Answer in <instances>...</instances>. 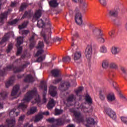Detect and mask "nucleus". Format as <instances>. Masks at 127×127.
Returning <instances> with one entry per match:
<instances>
[{
  "label": "nucleus",
  "mask_w": 127,
  "mask_h": 127,
  "mask_svg": "<svg viewBox=\"0 0 127 127\" xmlns=\"http://www.w3.org/2000/svg\"><path fill=\"white\" fill-rule=\"evenodd\" d=\"M35 37H37V35L35 33H32V35L30 38V42L32 43L34 42Z\"/></svg>",
  "instance_id": "nucleus-48"
},
{
  "label": "nucleus",
  "mask_w": 127,
  "mask_h": 127,
  "mask_svg": "<svg viewBox=\"0 0 127 127\" xmlns=\"http://www.w3.org/2000/svg\"><path fill=\"white\" fill-rule=\"evenodd\" d=\"M27 6H28V4H27V3H22L20 6L19 11H23L24 8H26Z\"/></svg>",
  "instance_id": "nucleus-34"
},
{
  "label": "nucleus",
  "mask_w": 127,
  "mask_h": 127,
  "mask_svg": "<svg viewBox=\"0 0 127 127\" xmlns=\"http://www.w3.org/2000/svg\"><path fill=\"white\" fill-rule=\"evenodd\" d=\"M56 119H55L54 118H51L48 119V121L49 123H56Z\"/></svg>",
  "instance_id": "nucleus-61"
},
{
  "label": "nucleus",
  "mask_w": 127,
  "mask_h": 127,
  "mask_svg": "<svg viewBox=\"0 0 127 127\" xmlns=\"http://www.w3.org/2000/svg\"><path fill=\"white\" fill-rule=\"evenodd\" d=\"M43 58L42 56H40V57L38 58L36 60V62H42L43 61Z\"/></svg>",
  "instance_id": "nucleus-60"
},
{
  "label": "nucleus",
  "mask_w": 127,
  "mask_h": 127,
  "mask_svg": "<svg viewBox=\"0 0 127 127\" xmlns=\"http://www.w3.org/2000/svg\"><path fill=\"white\" fill-rule=\"evenodd\" d=\"M47 25L49 26L48 27H50L51 26V23L50 22V21H48L46 25L43 22V20H42V19H40L38 21L37 26L39 28H43V27H45V26H47Z\"/></svg>",
  "instance_id": "nucleus-10"
},
{
  "label": "nucleus",
  "mask_w": 127,
  "mask_h": 127,
  "mask_svg": "<svg viewBox=\"0 0 127 127\" xmlns=\"http://www.w3.org/2000/svg\"><path fill=\"white\" fill-rule=\"evenodd\" d=\"M62 113H63V110L61 109H58L57 108L55 109V116H60Z\"/></svg>",
  "instance_id": "nucleus-37"
},
{
  "label": "nucleus",
  "mask_w": 127,
  "mask_h": 127,
  "mask_svg": "<svg viewBox=\"0 0 127 127\" xmlns=\"http://www.w3.org/2000/svg\"><path fill=\"white\" fill-rule=\"evenodd\" d=\"M62 80V78L61 77L56 78L53 81V84H55V85H56V84L60 83Z\"/></svg>",
  "instance_id": "nucleus-46"
},
{
  "label": "nucleus",
  "mask_w": 127,
  "mask_h": 127,
  "mask_svg": "<svg viewBox=\"0 0 127 127\" xmlns=\"http://www.w3.org/2000/svg\"><path fill=\"white\" fill-rule=\"evenodd\" d=\"M93 52V49L92 48V46L88 45L86 49L85 52V56L87 59H91L92 57V53Z\"/></svg>",
  "instance_id": "nucleus-6"
},
{
  "label": "nucleus",
  "mask_w": 127,
  "mask_h": 127,
  "mask_svg": "<svg viewBox=\"0 0 127 127\" xmlns=\"http://www.w3.org/2000/svg\"><path fill=\"white\" fill-rule=\"evenodd\" d=\"M8 15V11H5L0 14V24H3V19L4 18H7V15Z\"/></svg>",
  "instance_id": "nucleus-16"
},
{
  "label": "nucleus",
  "mask_w": 127,
  "mask_h": 127,
  "mask_svg": "<svg viewBox=\"0 0 127 127\" xmlns=\"http://www.w3.org/2000/svg\"><path fill=\"white\" fill-rule=\"evenodd\" d=\"M55 105H56V101L54 100V99H52L49 100L48 104L47 105V108L48 110H52L55 107Z\"/></svg>",
  "instance_id": "nucleus-17"
},
{
  "label": "nucleus",
  "mask_w": 127,
  "mask_h": 127,
  "mask_svg": "<svg viewBox=\"0 0 127 127\" xmlns=\"http://www.w3.org/2000/svg\"><path fill=\"white\" fill-rule=\"evenodd\" d=\"M29 23V21L28 20L24 21L21 25L18 26L19 29H23V28H26Z\"/></svg>",
  "instance_id": "nucleus-25"
},
{
  "label": "nucleus",
  "mask_w": 127,
  "mask_h": 127,
  "mask_svg": "<svg viewBox=\"0 0 127 127\" xmlns=\"http://www.w3.org/2000/svg\"><path fill=\"white\" fill-rule=\"evenodd\" d=\"M27 15H28V12L27 11H25L24 14L23 15L21 19H23L24 18H26L27 17Z\"/></svg>",
  "instance_id": "nucleus-58"
},
{
  "label": "nucleus",
  "mask_w": 127,
  "mask_h": 127,
  "mask_svg": "<svg viewBox=\"0 0 127 127\" xmlns=\"http://www.w3.org/2000/svg\"><path fill=\"white\" fill-rule=\"evenodd\" d=\"M99 95H107V91L105 89H102L99 91Z\"/></svg>",
  "instance_id": "nucleus-54"
},
{
  "label": "nucleus",
  "mask_w": 127,
  "mask_h": 127,
  "mask_svg": "<svg viewBox=\"0 0 127 127\" xmlns=\"http://www.w3.org/2000/svg\"><path fill=\"white\" fill-rule=\"evenodd\" d=\"M42 119H43V116H42V114H39L35 116L34 122V123H38V122H39L40 120H42Z\"/></svg>",
  "instance_id": "nucleus-27"
},
{
  "label": "nucleus",
  "mask_w": 127,
  "mask_h": 127,
  "mask_svg": "<svg viewBox=\"0 0 127 127\" xmlns=\"http://www.w3.org/2000/svg\"><path fill=\"white\" fill-rule=\"evenodd\" d=\"M18 108V109H21L22 111H24V110L27 108V105L25 103H21L19 105Z\"/></svg>",
  "instance_id": "nucleus-36"
},
{
  "label": "nucleus",
  "mask_w": 127,
  "mask_h": 127,
  "mask_svg": "<svg viewBox=\"0 0 127 127\" xmlns=\"http://www.w3.org/2000/svg\"><path fill=\"white\" fill-rule=\"evenodd\" d=\"M8 40V36H7V34H6L2 37V40L0 42V44L1 45H2L3 43H4V42H6V41H7Z\"/></svg>",
  "instance_id": "nucleus-32"
},
{
  "label": "nucleus",
  "mask_w": 127,
  "mask_h": 127,
  "mask_svg": "<svg viewBox=\"0 0 127 127\" xmlns=\"http://www.w3.org/2000/svg\"><path fill=\"white\" fill-rule=\"evenodd\" d=\"M70 87V83L68 81H64L61 83L59 89L62 91V92H65L68 90V88Z\"/></svg>",
  "instance_id": "nucleus-4"
},
{
  "label": "nucleus",
  "mask_w": 127,
  "mask_h": 127,
  "mask_svg": "<svg viewBox=\"0 0 127 127\" xmlns=\"http://www.w3.org/2000/svg\"><path fill=\"white\" fill-rule=\"evenodd\" d=\"M79 3L81 4L80 7L82 9L83 12H85V11H87V7H88V4H87V2H86V0H80Z\"/></svg>",
  "instance_id": "nucleus-15"
},
{
  "label": "nucleus",
  "mask_w": 127,
  "mask_h": 127,
  "mask_svg": "<svg viewBox=\"0 0 127 127\" xmlns=\"http://www.w3.org/2000/svg\"><path fill=\"white\" fill-rule=\"evenodd\" d=\"M100 52L102 53H106L107 52V48L105 46H102L100 49Z\"/></svg>",
  "instance_id": "nucleus-53"
},
{
  "label": "nucleus",
  "mask_w": 127,
  "mask_h": 127,
  "mask_svg": "<svg viewBox=\"0 0 127 127\" xmlns=\"http://www.w3.org/2000/svg\"><path fill=\"white\" fill-rule=\"evenodd\" d=\"M66 101L67 103H70V102H74L76 101V96L73 94H70L66 98Z\"/></svg>",
  "instance_id": "nucleus-24"
},
{
  "label": "nucleus",
  "mask_w": 127,
  "mask_h": 127,
  "mask_svg": "<svg viewBox=\"0 0 127 127\" xmlns=\"http://www.w3.org/2000/svg\"><path fill=\"white\" fill-rule=\"evenodd\" d=\"M82 56V53L80 52H77L74 54V60H79Z\"/></svg>",
  "instance_id": "nucleus-28"
},
{
  "label": "nucleus",
  "mask_w": 127,
  "mask_h": 127,
  "mask_svg": "<svg viewBox=\"0 0 127 127\" xmlns=\"http://www.w3.org/2000/svg\"><path fill=\"white\" fill-rule=\"evenodd\" d=\"M41 88L42 89H43L44 88V92H47V85L46 84H44L43 85H41Z\"/></svg>",
  "instance_id": "nucleus-57"
},
{
  "label": "nucleus",
  "mask_w": 127,
  "mask_h": 127,
  "mask_svg": "<svg viewBox=\"0 0 127 127\" xmlns=\"http://www.w3.org/2000/svg\"><path fill=\"white\" fill-rule=\"evenodd\" d=\"M57 87L56 86H50L49 88V93L52 97H55L56 94H57Z\"/></svg>",
  "instance_id": "nucleus-12"
},
{
  "label": "nucleus",
  "mask_w": 127,
  "mask_h": 127,
  "mask_svg": "<svg viewBox=\"0 0 127 127\" xmlns=\"http://www.w3.org/2000/svg\"><path fill=\"white\" fill-rule=\"evenodd\" d=\"M23 43V38L22 37H18L17 38V45L20 46L21 44Z\"/></svg>",
  "instance_id": "nucleus-33"
},
{
  "label": "nucleus",
  "mask_w": 127,
  "mask_h": 127,
  "mask_svg": "<svg viewBox=\"0 0 127 127\" xmlns=\"http://www.w3.org/2000/svg\"><path fill=\"white\" fill-rule=\"evenodd\" d=\"M41 36L43 37L45 42L46 44H50L51 43V32H49L48 33V36L44 32L41 33Z\"/></svg>",
  "instance_id": "nucleus-5"
},
{
  "label": "nucleus",
  "mask_w": 127,
  "mask_h": 127,
  "mask_svg": "<svg viewBox=\"0 0 127 127\" xmlns=\"http://www.w3.org/2000/svg\"><path fill=\"white\" fill-rule=\"evenodd\" d=\"M19 20V19L16 18L11 21L8 22V24H9V25H13V24H15L17 23Z\"/></svg>",
  "instance_id": "nucleus-47"
},
{
  "label": "nucleus",
  "mask_w": 127,
  "mask_h": 127,
  "mask_svg": "<svg viewBox=\"0 0 127 127\" xmlns=\"http://www.w3.org/2000/svg\"><path fill=\"white\" fill-rule=\"evenodd\" d=\"M107 99L108 100V101L113 102V101H115V100H116V97H115V94L114 93L111 92L107 95Z\"/></svg>",
  "instance_id": "nucleus-23"
},
{
  "label": "nucleus",
  "mask_w": 127,
  "mask_h": 127,
  "mask_svg": "<svg viewBox=\"0 0 127 127\" xmlns=\"http://www.w3.org/2000/svg\"><path fill=\"white\" fill-rule=\"evenodd\" d=\"M99 2L102 6H104V7L107 6V3L106 0H99Z\"/></svg>",
  "instance_id": "nucleus-43"
},
{
  "label": "nucleus",
  "mask_w": 127,
  "mask_h": 127,
  "mask_svg": "<svg viewBox=\"0 0 127 127\" xmlns=\"http://www.w3.org/2000/svg\"><path fill=\"white\" fill-rule=\"evenodd\" d=\"M109 61L107 60H104L102 62V66L104 69H107L109 67Z\"/></svg>",
  "instance_id": "nucleus-31"
},
{
  "label": "nucleus",
  "mask_w": 127,
  "mask_h": 127,
  "mask_svg": "<svg viewBox=\"0 0 127 127\" xmlns=\"http://www.w3.org/2000/svg\"><path fill=\"white\" fill-rule=\"evenodd\" d=\"M18 91H19V85H15L12 90L11 92V96L12 97H15L17 95V93H18Z\"/></svg>",
  "instance_id": "nucleus-18"
},
{
  "label": "nucleus",
  "mask_w": 127,
  "mask_h": 127,
  "mask_svg": "<svg viewBox=\"0 0 127 127\" xmlns=\"http://www.w3.org/2000/svg\"><path fill=\"white\" fill-rule=\"evenodd\" d=\"M46 94L45 93L43 95V100L44 103H46V102H47V99H46V97H45Z\"/></svg>",
  "instance_id": "nucleus-62"
},
{
  "label": "nucleus",
  "mask_w": 127,
  "mask_h": 127,
  "mask_svg": "<svg viewBox=\"0 0 127 127\" xmlns=\"http://www.w3.org/2000/svg\"><path fill=\"white\" fill-rule=\"evenodd\" d=\"M49 4L51 6V7H56L58 5V3H57V0H51L49 2Z\"/></svg>",
  "instance_id": "nucleus-26"
},
{
  "label": "nucleus",
  "mask_w": 127,
  "mask_h": 127,
  "mask_svg": "<svg viewBox=\"0 0 127 127\" xmlns=\"http://www.w3.org/2000/svg\"><path fill=\"white\" fill-rule=\"evenodd\" d=\"M56 124L49 125L48 127H57V126H63L64 125V120L62 119H56Z\"/></svg>",
  "instance_id": "nucleus-11"
},
{
  "label": "nucleus",
  "mask_w": 127,
  "mask_h": 127,
  "mask_svg": "<svg viewBox=\"0 0 127 127\" xmlns=\"http://www.w3.org/2000/svg\"><path fill=\"white\" fill-rule=\"evenodd\" d=\"M21 33L23 36H26L27 34L30 33V31L29 30H23L21 31Z\"/></svg>",
  "instance_id": "nucleus-40"
},
{
  "label": "nucleus",
  "mask_w": 127,
  "mask_h": 127,
  "mask_svg": "<svg viewBox=\"0 0 127 127\" xmlns=\"http://www.w3.org/2000/svg\"><path fill=\"white\" fill-rule=\"evenodd\" d=\"M63 61L64 63H69L71 61V58L69 56L65 57L63 58Z\"/></svg>",
  "instance_id": "nucleus-41"
},
{
  "label": "nucleus",
  "mask_w": 127,
  "mask_h": 127,
  "mask_svg": "<svg viewBox=\"0 0 127 127\" xmlns=\"http://www.w3.org/2000/svg\"><path fill=\"white\" fill-rule=\"evenodd\" d=\"M44 47V44L43 43V42H39L37 46L36 47V48L38 49H41Z\"/></svg>",
  "instance_id": "nucleus-44"
},
{
  "label": "nucleus",
  "mask_w": 127,
  "mask_h": 127,
  "mask_svg": "<svg viewBox=\"0 0 127 127\" xmlns=\"http://www.w3.org/2000/svg\"><path fill=\"white\" fill-rule=\"evenodd\" d=\"M37 94V91L36 88H34L33 90L28 91L24 96L23 99L24 102H25V103H28V102L33 98V96Z\"/></svg>",
  "instance_id": "nucleus-3"
},
{
  "label": "nucleus",
  "mask_w": 127,
  "mask_h": 127,
  "mask_svg": "<svg viewBox=\"0 0 127 127\" xmlns=\"http://www.w3.org/2000/svg\"><path fill=\"white\" fill-rule=\"evenodd\" d=\"M70 112L72 113V114H73L76 121H77L79 123H81V122H83V119L82 116H81V113L78 111H76L74 110H71Z\"/></svg>",
  "instance_id": "nucleus-7"
},
{
  "label": "nucleus",
  "mask_w": 127,
  "mask_h": 127,
  "mask_svg": "<svg viewBox=\"0 0 127 127\" xmlns=\"http://www.w3.org/2000/svg\"><path fill=\"white\" fill-rule=\"evenodd\" d=\"M22 52V47H17V51L16 53V56H18L20 53Z\"/></svg>",
  "instance_id": "nucleus-49"
},
{
  "label": "nucleus",
  "mask_w": 127,
  "mask_h": 127,
  "mask_svg": "<svg viewBox=\"0 0 127 127\" xmlns=\"http://www.w3.org/2000/svg\"><path fill=\"white\" fill-rule=\"evenodd\" d=\"M40 16H41V9H39L36 11L34 15V18H36V19H38Z\"/></svg>",
  "instance_id": "nucleus-29"
},
{
  "label": "nucleus",
  "mask_w": 127,
  "mask_h": 127,
  "mask_svg": "<svg viewBox=\"0 0 127 127\" xmlns=\"http://www.w3.org/2000/svg\"><path fill=\"white\" fill-rule=\"evenodd\" d=\"M87 123H88L89 125H96V122L92 118H88L87 120Z\"/></svg>",
  "instance_id": "nucleus-42"
},
{
  "label": "nucleus",
  "mask_w": 127,
  "mask_h": 127,
  "mask_svg": "<svg viewBox=\"0 0 127 127\" xmlns=\"http://www.w3.org/2000/svg\"><path fill=\"white\" fill-rule=\"evenodd\" d=\"M120 52L119 48H116V47H113L112 48V53L113 54H118Z\"/></svg>",
  "instance_id": "nucleus-38"
},
{
  "label": "nucleus",
  "mask_w": 127,
  "mask_h": 127,
  "mask_svg": "<svg viewBox=\"0 0 127 127\" xmlns=\"http://www.w3.org/2000/svg\"><path fill=\"white\" fill-rule=\"evenodd\" d=\"M106 113L107 115H108L113 120L117 119V115H116V113L114 112V111L112 110V109H107Z\"/></svg>",
  "instance_id": "nucleus-13"
},
{
  "label": "nucleus",
  "mask_w": 127,
  "mask_h": 127,
  "mask_svg": "<svg viewBox=\"0 0 127 127\" xmlns=\"http://www.w3.org/2000/svg\"><path fill=\"white\" fill-rule=\"evenodd\" d=\"M75 22L78 25H81L83 23V20L82 19V14L79 11H77L75 14Z\"/></svg>",
  "instance_id": "nucleus-8"
},
{
  "label": "nucleus",
  "mask_w": 127,
  "mask_h": 127,
  "mask_svg": "<svg viewBox=\"0 0 127 127\" xmlns=\"http://www.w3.org/2000/svg\"><path fill=\"white\" fill-rule=\"evenodd\" d=\"M109 15L110 16H114V17H116V16H118V12L115 10H110L109 11Z\"/></svg>",
  "instance_id": "nucleus-30"
},
{
  "label": "nucleus",
  "mask_w": 127,
  "mask_h": 127,
  "mask_svg": "<svg viewBox=\"0 0 127 127\" xmlns=\"http://www.w3.org/2000/svg\"><path fill=\"white\" fill-rule=\"evenodd\" d=\"M115 30H112L111 31L109 32V35L111 37H115Z\"/></svg>",
  "instance_id": "nucleus-55"
},
{
  "label": "nucleus",
  "mask_w": 127,
  "mask_h": 127,
  "mask_svg": "<svg viewBox=\"0 0 127 127\" xmlns=\"http://www.w3.org/2000/svg\"><path fill=\"white\" fill-rule=\"evenodd\" d=\"M11 49H12V44H10L8 45V48L6 50L7 53H9L11 51Z\"/></svg>",
  "instance_id": "nucleus-50"
},
{
  "label": "nucleus",
  "mask_w": 127,
  "mask_h": 127,
  "mask_svg": "<svg viewBox=\"0 0 127 127\" xmlns=\"http://www.w3.org/2000/svg\"><path fill=\"white\" fill-rule=\"evenodd\" d=\"M92 34L97 39H100V42L104 43L105 42V39L104 38V35L101 32L100 29L97 28H93L92 29Z\"/></svg>",
  "instance_id": "nucleus-2"
},
{
  "label": "nucleus",
  "mask_w": 127,
  "mask_h": 127,
  "mask_svg": "<svg viewBox=\"0 0 127 127\" xmlns=\"http://www.w3.org/2000/svg\"><path fill=\"white\" fill-rule=\"evenodd\" d=\"M110 67L112 69H116V68H118V65L116 64L112 63L110 64Z\"/></svg>",
  "instance_id": "nucleus-52"
},
{
  "label": "nucleus",
  "mask_w": 127,
  "mask_h": 127,
  "mask_svg": "<svg viewBox=\"0 0 127 127\" xmlns=\"http://www.w3.org/2000/svg\"><path fill=\"white\" fill-rule=\"evenodd\" d=\"M99 98L102 101H104L105 100V96L104 95L99 94Z\"/></svg>",
  "instance_id": "nucleus-63"
},
{
  "label": "nucleus",
  "mask_w": 127,
  "mask_h": 127,
  "mask_svg": "<svg viewBox=\"0 0 127 127\" xmlns=\"http://www.w3.org/2000/svg\"><path fill=\"white\" fill-rule=\"evenodd\" d=\"M83 90H84V88L83 87H78L75 91L76 96H79V95L82 93Z\"/></svg>",
  "instance_id": "nucleus-35"
},
{
  "label": "nucleus",
  "mask_w": 127,
  "mask_h": 127,
  "mask_svg": "<svg viewBox=\"0 0 127 127\" xmlns=\"http://www.w3.org/2000/svg\"><path fill=\"white\" fill-rule=\"evenodd\" d=\"M51 74L52 76H53V77H55V78H56L57 77H59L61 73L60 72V70L57 69H54L52 70Z\"/></svg>",
  "instance_id": "nucleus-19"
},
{
  "label": "nucleus",
  "mask_w": 127,
  "mask_h": 127,
  "mask_svg": "<svg viewBox=\"0 0 127 127\" xmlns=\"http://www.w3.org/2000/svg\"><path fill=\"white\" fill-rule=\"evenodd\" d=\"M85 101L88 103V104H92V98L89 95L85 96Z\"/></svg>",
  "instance_id": "nucleus-45"
},
{
  "label": "nucleus",
  "mask_w": 127,
  "mask_h": 127,
  "mask_svg": "<svg viewBox=\"0 0 127 127\" xmlns=\"http://www.w3.org/2000/svg\"><path fill=\"white\" fill-rule=\"evenodd\" d=\"M121 121L124 123V124H126L127 125V118L126 117H121Z\"/></svg>",
  "instance_id": "nucleus-59"
},
{
  "label": "nucleus",
  "mask_w": 127,
  "mask_h": 127,
  "mask_svg": "<svg viewBox=\"0 0 127 127\" xmlns=\"http://www.w3.org/2000/svg\"><path fill=\"white\" fill-rule=\"evenodd\" d=\"M44 52V51L43 50H39L37 52V53L35 55V57H37L38 56H39V55H41Z\"/></svg>",
  "instance_id": "nucleus-51"
},
{
  "label": "nucleus",
  "mask_w": 127,
  "mask_h": 127,
  "mask_svg": "<svg viewBox=\"0 0 127 127\" xmlns=\"http://www.w3.org/2000/svg\"><path fill=\"white\" fill-rule=\"evenodd\" d=\"M6 122L7 125H1L0 126V127H13L15 126V119L14 118L13 119H8Z\"/></svg>",
  "instance_id": "nucleus-9"
},
{
  "label": "nucleus",
  "mask_w": 127,
  "mask_h": 127,
  "mask_svg": "<svg viewBox=\"0 0 127 127\" xmlns=\"http://www.w3.org/2000/svg\"><path fill=\"white\" fill-rule=\"evenodd\" d=\"M37 112V108L35 107H31L29 110H28L27 112V116H30V115H33Z\"/></svg>",
  "instance_id": "nucleus-21"
},
{
  "label": "nucleus",
  "mask_w": 127,
  "mask_h": 127,
  "mask_svg": "<svg viewBox=\"0 0 127 127\" xmlns=\"http://www.w3.org/2000/svg\"><path fill=\"white\" fill-rule=\"evenodd\" d=\"M30 63H26L18 67L14 66L13 64H11L7 66V69L8 70H11V69H12L14 73H19V72H23L24 71V69L27 68V66L30 65Z\"/></svg>",
  "instance_id": "nucleus-1"
},
{
  "label": "nucleus",
  "mask_w": 127,
  "mask_h": 127,
  "mask_svg": "<svg viewBox=\"0 0 127 127\" xmlns=\"http://www.w3.org/2000/svg\"><path fill=\"white\" fill-rule=\"evenodd\" d=\"M24 81L26 83H31L33 82V76L31 74H28L24 79Z\"/></svg>",
  "instance_id": "nucleus-22"
},
{
  "label": "nucleus",
  "mask_w": 127,
  "mask_h": 127,
  "mask_svg": "<svg viewBox=\"0 0 127 127\" xmlns=\"http://www.w3.org/2000/svg\"><path fill=\"white\" fill-rule=\"evenodd\" d=\"M16 109L14 108L12 110H11L9 112V116L10 117V118H12L14 119V118H15V117H17L18 115H19V113L20 112H16Z\"/></svg>",
  "instance_id": "nucleus-14"
},
{
  "label": "nucleus",
  "mask_w": 127,
  "mask_h": 127,
  "mask_svg": "<svg viewBox=\"0 0 127 127\" xmlns=\"http://www.w3.org/2000/svg\"><path fill=\"white\" fill-rule=\"evenodd\" d=\"M15 79V77L14 75L12 76L10 79L5 83L6 88H8L11 85H12V84H13V81H14Z\"/></svg>",
  "instance_id": "nucleus-20"
},
{
  "label": "nucleus",
  "mask_w": 127,
  "mask_h": 127,
  "mask_svg": "<svg viewBox=\"0 0 127 127\" xmlns=\"http://www.w3.org/2000/svg\"><path fill=\"white\" fill-rule=\"evenodd\" d=\"M109 77L110 79L111 80H112V79H113V78H114V73H113V72H111L109 75Z\"/></svg>",
  "instance_id": "nucleus-64"
},
{
  "label": "nucleus",
  "mask_w": 127,
  "mask_h": 127,
  "mask_svg": "<svg viewBox=\"0 0 127 127\" xmlns=\"http://www.w3.org/2000/svg\"><path fill=\"white\" fill-rule=\"evenodd\" d=\"M81 111H83L84 113H89V110H88V108H87L85 106H82V107Z\"/></svg>",
  "instance_id": "nucleus-56"
},
{
  "label": "nucleus",
  "mask_w": 127,
  "mask_h": 127,
  "mask_svg": "<svg viewBox=\"0 0 127 127\" xmlns=\"http://www.w3.org/2000/svg\"><path fill=\"white\" fill-rule=\"evenodd\" d=\"M7 95H8V92H7L6 91H2L0 93V95L2 98V99H4V98H6V97H7Z\"/></svg>",
  "instance_id": "nucleus-39"
}]
</instances>
